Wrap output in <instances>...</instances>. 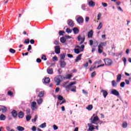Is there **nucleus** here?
<instances>
[{
    "label": "nucleus",
    "mask_w": 131,
    "mask_h": 131,
    "mask_svg": "<svg viewBox=\"0 0 131 131\" xmlns=\"http://www.w3.org/2000/svg\"><path fill=\"white\" fill-rule=\"evenodd\" d=\"M86 109L89 111H91V110L93 109V105L92 104L89 105L88 107H86Z\"/></svg>",
    "instance_id": "b1692460"
},
{
    "label": "nucleus",
    "mask_w": 131,
    "mask_h": 131,
    "mask_svg": "<svg viewBox=\"0 0 131 131\" xmlns=\"http://www.w3.org/2000/svg\"><path fill=\"white\" fill-rule=\"evenodd\" d=\"M12 117H13V118H17V115L9 116L8 117L9 120H11V119H12Z\"/></svg>",
    "instance_id": "2f4dec72"
},
{
    "label": "nucleus",
    "mask_w": 131,
    "mask_h": 131,
    "mask_svg": "<svg viewBox=\"0 0 131 131\" xmlns=\"http://www.w3.org/2000/svg\"><path fill=\"white\" fill-rule=\"evenodd\" d=\"M101 16H102V14H101V13H98L97 15V20H99L101 19Z\"/></svg>",
    "instance_id": "37998d69"
},
{
    "label": "nucleus",
    "mask_w": 131,
    "mask_h": 131,
    "mask_svg": "<svg viewBox=\"0 0 131 131\" xmlns=\"http://www.w3.org/2000/svg\"><path fill=\"white\" fill-rule=\"evenodd\" d=\"M89 45L90 46H93V45H94V41H93L92 40H90Z\"/></svg>",
    "instance_id": "09e8293b"
},
{
    "label": "nucleus",
    "mask_w": 131,
    "mask_h": 131,
    "mask_svg": "<svg viewBox=\"0 0 131 131\" xmlns=\"http://www.w3.org/2000/svg\"><path fill=\"white\" fill-rule=\"evenodd\" d=\"M36 119H37V116H35V118L32 120V121L33 122H35V121H36Z\"/></svg>",
    "instance_id": "603ef678"
},
{
    "label": "nucleus",
    "mask_w": 131,
    "mask_h": 131,
    "mask_svg": "<svg viewBox=\"0 0 131 131\" xmlns=\"http://www.w3.org/2000/svg\"><path fill=\"white\" fill-rule=\"evenodd\" d=\"M63 33H65L63 31H59V35H63Z\"/></svg>",
    "instance_id": "6e6d98bb"
},
{
    "label": "nucleus",
    "mask_w": 131,
    "mask_h": 131,
    "mask_svg": "<svg viewBox=\"0 0 131 131\" xmlns=\"http://www.w3.org/2000/svg\"><path fill=\"white\" fill-rule=\"evenodd\" d=\"M53 61H58V57L57 56H54L53 57Z\"/></svg>",
    "instance_id": "13d9d810"
},
{
    "label": "nucleus",
    "mask_w": 131,
    "mask_h": 131,
    "mask_svg": "<svg viewBox=\"0 0 131 131\" xmlns=\"http://www.w3.org/2000/svg\"><path fill=\"white\" fill-rule=\"evenodd\" d=\"M66 32H67V33H71V32H72V30L70 29V28H68L66 30Z\"/></svg>",
    "instance_id": "c9c22d12"
},
{
    "label": "nucleus",
    "mask_w": 131,
    "mask_h": 131,
    "mask_svg": "<svg viewBox=\"0 0 131 131\" xmlns=\"http://www.w3.org/2000/svg\"><path fill=\"white\" fill-rule=\"evenodd\" d=\"M60 41L62 42V43H64L66 42V38L64 37H62L60 38Z\"/></svg>",
    "instance_id": "393cba45"
},
{
    "label": "nucleus",
    "mask_w": 131,
    "mask_h": 131,
    "mask_svg": "<svg viewBox=\"0 0 131 131\" xmlns=\"http://www.w3.org/2000/svg\"><path fill=\"white\" fill-rule=\"evenodd\" d=\"M53 127L54 130H57V129H58V126H57L56 125H53Z\"/></svg>",
    "instance_id": "864d4df0"
},
{
    "label": "nucleus",
    "mask_w": 131,
    "mask_h": 131,
    "mask_svg": "<svg viewBox=\"0 0 131 131\" xmlns=\"http://www.w3.org/2000/svg\"><path fill=\"white\" fill-rule=\"evenodd\" d=\"M0 107H1V111L3 113L7 111V107H6V106H0Z\"/></svg>",
    "instance_id": "5701e85b"
},
{
    "label": "nucleus",
    "mask_w": 131,
    "mask_h": 131,
    "mask_svg": "<svg viewBox=\"0 0 131 131\" xmlns=\"http://www.w3.org/2000/svg\"><path fill=\"white\" fill-rule=\"evenodd\" d=\"M0 119H1V120H5V119H6V116L1 115L0 116Z\"/></svg>",
    "instance_id": "58836bf2"
},
{
    "label": "nucleus",
    "mask_w": 131,
    "mask_h": 131,
    "mask_svg": "<svg viewBox=\"0 0 131 131\" xmlns=\"http://www.w3.org/2000/svg\"><path fill=\"white\" fill-rule=\"evenodd\" d=\"M32 130H33V131H35V130H36V127H35V126H33L32 127Z\"/></svg>",
    "instance_id": "e2e57ef3"
},
{
    "label": "nucleus",
    "mask_w": 131,
    "mask_h": 131,
    "mask_svg": "<svg viewBox=\"0 0 131 131\" xmlns=\"http://www.w3.org/2000/svg\"><path fill=\"white\" fill-rule=\"evenodd\" d=\"M66 84H67V83L63 84V88H65L66 89H70L71 92H74V93L76 92V86H74V84H76V82L74 81L70 82L69 85L67 86H66Z\"/></svg>",
    "instance_id": "f257e3e1"
},
{
    "label": "nucleus",
    "mask_w": 131,
    "mask_h": 131,
    "mask_svg": "<svg viewBox=\"0 0 131 131\" xmlns=\"http://www.w3.org/2000/svg\"><path fill=\"white\" fill-rule=\"evenodd\" d=\"M98 53H99V54H101V53H103V50H102V48L98 47Z\"/></svg>",
    "instance_id": "c03bdc74"
},
{
    "label": "nucleus",
    "mask_w": 131,
    "mask_h": 131,
    "mask_svg": "<svg viewBox=\"0 0 131 131\" xmlns=\"http://www.w3.org/2000/svg\"><path fill=\"white\" fill-rule=\"evenodd\" d=\"M101 93H103V96L104 97V98H106L107 97V95H108V93H107V91L105 90H101Z\"/></svg>",
    "instance_id": "aec40b11"
},
{
    "label": "nucleus",
    "mask_w": 131,
    "mask_h": 131,
    "mask_svg": "<svg viewBox=\"0 0 131 131\" xmlns=\"http://www.w3.org/2000/svg\"><path fill=\"white\" fill-rule=\"evenodd\" d=\"M37 102L38 105H40V104L42 103V99L39 98V99L37 100Z\"/></svg>",
    "instance_id": "7c9ffc66"
},
{
    "label": "nucleus",
    "mask_w": 131,
    "mask_h": 131,
    "mask_svg": "<svg viewBox=\"0 0 131 131\" xmlns=\"http://www.w3.org/2000/svg\"><path fill=\"white\" fill-rule=\"evenodd\" d=\"M16 129H17V130H19V131H23L25 129L24 128V127H23L21 126H17L16 127Z\"/></svg>",
    "instance_id": "a211bd4d"
},
{
    "label": "nucleus",
    "mask_w": 131,
    "mask_h": 131,
    "mask_svg": "<svg viewBox=\"0 0 131 131\" xmlns=\"http://www.w3.org/2000/svg\"><path fill=\"white\" fill-rule=\"evenodd\" d=\"M60 66L61 68H64L65 66H66V62H65V61L64 60H60L59 61Z\"/></svg>",
    "instance_id": "9d476101"
},
{
    "label": "nucleus",
    "mask_w": 131,
    "mask_h": 131,
    "mask_svg": "<svg viewBox=\"0 0 131 131\" xmlns=\"http://www.w3.org/2000/svg\"><path fill=\"white\" fill-rule=\"evenodd\" d=\"M111 94H112V95H115V90H112L111 91Z\"/></svg>",
    "instance_id": "052dcab7"
},
{
    "label": "nucleus",
    "mask_w": 131,
    "mask_h": 131,
    "mask_svg": "<svg viewBox=\"0 0 131 131\" xmlns=\"http://www.w3.org/2000/svg\"><path fill=\"white\" fill-rule=\"evenodd\" d=\"M41 59L42 60H44L45 61H47V58H46V55H43L42 57H41Z\"/></svg>",
    "instance_id": "a18cd8bd"
},
{
    "label": "nucleus",
    "mask_w": 131,
    "mask_h": 131,
    "mask_svg": "<svg viewBox=\"0 0 131 131\" xmlns=\"http://www.w3.org/2000/svg\"><path fill=\"white\" fill-rule=\"evenodd\" d=\"M95 129V127H94V126L91 125L89 127V130H94Z\"/></svg>",
    "instance_id": "49530a36"
},
{
    "label": "nucleus",
    "mask_w": 131,
    "mask_h": 131,
    "mask_svg": "<svg viewBox=\"0 0 131 131\" xmlns=\"http://www.w3.org/2000/svg\"><path fill=\"white\" fill-rule=\"evenodd\" d=\"M102 5L103 7H104V8H106V7H107L108 6L107 3H102Z\"/></svg>",
    "instance_id": "5fc2aeb1"
},
{
    "label": "nucleus",
    "mask_w": 131,
    "mask_h": 131,
    "mask_svg": "<svg viewBox=\"0 0 131 131\" xmlns=\"http://www.w3.org/2000/svg\"><path fill=\"white\" fill-rule=\"evenodd\" d=\"M94 34V32H93V30H91L88 32V38H92L93 37V35Z\"/></svg>",
    "instance_id": "9b49d317"
},
{
    "label": "nucleus",
    "mask_w": 131,
    "mask_h": 131,
    "mask_svg": "<svg viewBox=\"0 0 131 131\" xmlns=\"http://www.w3.org/2000/svg\"><path fill=\"white\" fill-rule=\"evenodd\" d=\"M65 57H66V56L64 53L60 54V60H64L65 59Z\"/></svg>",
    "instance_id": "cd10ccee"
},
{
    "label": "nucleus",
    "mask_w": 131,
    "mask_h": 131,
    "mask_svg": "<svg viewBox=\"0 0 131 131\" xmlns=\"http://www.w3.org/2000/svg\"><path fill=\"white\" fill-rule=\"evenodd\" d=\"M67 56L69 57V58H73V55H72V54H68Z\"/></svg>",
    "instance_id": "680f3d73"
},
{
    "label": "nucleus",
    "mask_w": 131,
    "mask_h": 131,
    "mask_svg": "<svg viewBox=\"0 0 131 131\" xmlns=\"http://www.w3.org/2000/svg\"><path fill=\"white\" fill-rule=\"evenodd\" d=\"M122 127H123L124 128L127 127V123H126V122H124L123 123Z\"/></svg>",
    "instance_id": "473e14b6"
},
{
    "label": "nucleus",
    "mask_w": 131,
    "mask_h": 131,
    "mask_svg": "<svg viewBox=\"0 0 131 131\" xmlns=\"http://www.w3.org/2000/svg\"><path fill=\"white\" fill-rule=\"evenodd\" d=\"M81 56H82V54H79L75 59V62H78V61H80V60H81Z\"/></svg>",
    "instance_id": "6ab92c4d"
},
{
    "label": "nucleus",
    "mask_w": 131,
    "mask_h": 131,
    "mask_svg": "<svg viewBox=\"0 0 131 131\" xmlns=\"http://www.w3.org/2000/svg\"><path fill=\"white\" fill-rule=\"evenodd\" d=\"M61 78H62V77L60 75L55 78L54 81L57 83L56 85H60V83L61 82Z\"/></svg>",
    "instance_id": "20e7f679"
},
{
    "label": "nucleus",
    "mask_w": 131,
    "mask_h": 131,
    "mask_svg": "<svg viewBox=\"0 0 131 131\" xmlns=\"http://www.w3.org/2000/svg\"><path fill=\"white\" fill-rule=\"evenodd\" d=\"M93 47L94 48H96V47H98V42L96 41V42H95L94 43H93Z\"/></svg>",
    "instance_id": "8fccbe9b"
},
{
    "label": "nucleus",
    "mask_w": 131,
    "mask_h": 131,
    "mask_svg": "<svg viewBox=\"0 0 131 131\" xmlns=\"http://www.w3.org/2000/svg\"><path fill=\"white\" fill-rule=\"evenodd\" d=\"M115 96H117L118 99L116 100V103L118 104V105H120L121 103H122V98H121V96L119 94V92L117 91H115Z\"/></svg>",
    "instance_id": "f03ea898"
},
{
    "label": "nucleus",
    "mask_w": 131,
    "mask_h": 131,
    "mask_svg": "<svg viewBox=\"0 0 131 131\" xmlns=\"http://www.w3.org/2000/svg\"><path fill=\"white\" fill-rule=\"evenodd\" d=\"M9 52L10 53H11V54H15V53H16V50L12 49V48H10L9 49Z\"/></svg>",
    "instance_id": "e433bc0d"
},
{
    "label": "nucleus",
    "mask_w": 131,
    "mask_h": 131,
    "mask_svg": "<svg viewBox=\"0 0 131 131\" xmlns=\"http://www.w3.org/2000/svg\"><path fill=\"white\" fill-rule=\"evenodd\" d=\"M104 63L106 66H109L112 64V61L109 58L104 59Z\"/></svg>",
    "instance_id": "423d86ee"
},
{
    "label": "nucleus",
    "mask_w": 131,
    "mask_h": 131,
    "mask_svg": "<svg viewBox=\"0 0 131 131\" xmlns=\"http://www.w3.org/2000/svg\"><path fill=\"white\" fill-rule=\"evenodd\" d=\"M78 41H80L79 45H82V43H83V42H84V40H85V38L84 37V36H81L79 35L78 36Z\"/></svg>",
    "instance_id": "7ed1b4c3"
},
{
    "label": "nucleus",
    "mask_w": 131,
    "mask_h": 131,
    "mask_svg": "<svg viewBox=\"0 0 131 131\" xmlns=\"http://www.w3.org/2000/svg\"><path fill=\"white\" fill-rule=\"evenodd\" d=\"M36 62H37V63H40V62H41V59H40V58H37V59H36Z\"/></svg>",
    "instance_id": "69168bd1"
},
{
    "label": "nucleus",
    "mask_w": 131,
    "mask_h": 131,
    "mask_svg": "<svg viewBox=\"0 0 131 131\" xmlns=\"http://www.w3.org/2000/svg\"><path fill=\"white\" fill-rule=\"evenodd\" d=\"M76 48H77V49H79L80 52H83V50L84 49V45H81V47L77 45L76 46Z\"/></svg>",
    "instance_id": "f8f14e48"
},
{
    "label": "nucleus",
    "mask_w": 131,
    "mask_h": 131,
    "mask_svg": "<svg viewBox=\"0 0 131 131\" xmlns=\"http://www.w3.org/2000/svg\"><path fill=\"white\" fill-rule=\"evenodd\" d=\"M26 118L27 121H29V120H30V119H31V116H30V115H27V116L26 117Z\"/></svg>",
    "instance_id": "4c0bfd02"
},
{
    "label": "nucleus",
    "mask_w": 131,
    "mask_h": 131,
    "mask_svg": "<svg viewBox=\"0 0 131 131\" xmlns=\"http://www.w3.org/2000/svg\"><path fill=\"white\" fill-rule=\"evenodd\" d=\"M39 127L41 128H45V127H47V123L45 122L39 126Z\"/></svg>",
    "instance_id": "4be33fe9"
},
{
    "label": "nucleus",
    "mask_w": 131,
    "mask_h": 131,
    "mask_svg": "<svg viewBox=\"0 0 131 131\" xmlns=\"http://www.w3.org/2000/svg\"><path fill=\"white\" fill-rule=\"evenodd\" d=\"M122 61L124 62V65L125 66L126 64V58L125 57H123L122 59Z\"/></svg>",
    "instance_id": "ea45409f"
},
{
    "label": "nucleus",
    "mask_w": 131,
    "mask_h": 131,
    "mask_svg": "<svg viewBox=\"0 0 131 131\" xmlns=\"http://www.w3.org/2000/svg\"><path fill=\"white\" fill-rule=\"evenodd\" d=\"M83 66L84 67H88V66H89V62H86L85 64H83Z\"/></svg>",
    "instance_id": "0e129e2a"
},
{
    "label": "nucleus",
    "mask_w": 131,
    "mask_h": 131,
    "mask_svg": "<svg viewBox=\"0 0 131 131\" xmlns=\"http://www.w3.org/2000/svg\"><path fill=\"white\" fill-rule=\"evenodd\" d=\"M125 85V82H121V83H120L121 88H124Z\"/></svg>",
    "instance_id": "79ce46f5"
},
{
    "label": "nucleus",
    "mask_w": 131,
    "mask_h": 131,
    "mask_svg": "<svg viewBox=\"0 0 131 131\" xmlns=\"http://www.w3.org/2000/svg\"><path fill=\"white\" fill-rule=\"evenodd\" d=\"M31 106L32 110H36V109H37V106H36V102L35 101L32 102Z\"/></svg>",
    "instance_id": "1a4fd4ad"
},
{
    "label": "nucleus",
    "mask_w": 131,
    "mask_h": 131,
    "mask_svg": "<svg viewBox=\"0 0 131 131\" xmlns=\"http://www.w3.org/2000/svg\"><path fill=\"white\" fill-rule=\"evenodd\" d=\"M54 45H59V41L55 40L54 41Z\"/></svg>",
    "instance_id": "774afa93"
},
{
    "label": "nucleus",
    "mask_w": 131,
    "mask_h": 131,
    "mask_svg": "<svg viewBox=\"0 0 131 131\" xmlns=\"http://www.w3.org/2000/svg\"><path fill=\"white\" fill-rule=\"evenodd\" d=\"M57 99L59 100V101H63V100H65V99L63 98V96L61 95H59L57 97Z\"/></svg>",
    "instance_id": "f704fd0d"
},
{
    "label": "nucleus",
    "mask_w": 131,
    "mask_h": 131,
    "mask_svg": "<svg viewBox=\"0 0 131 131\" xmlns=\"http://www.w3.org/2000/svg\"><path fill=\"white\" fill-rule=\"evenodd\" d=\"M12 115H17V111L15 110H13L11 112Z\"/></svg>",
    "instance_id": "a19ab883"
},
{
    "label": "nucleus",
    "mask_w": 131,
    "mask_h": 131,
    "mask_svg": "<svg viewBox=\"0 0 131 131\" xmlns=\"http://www.w3.org/2000/svg\"><path fill=\"white\" fill-rule=\"evenodd\" d=\"M26 112H27V115H29V114H30V110L28 108L27 109Z\"/></svg>",
    "instance_id": "4d7b16f0"
},
{
    "label": "nucleus",
    "mask_w": 131,
    "mask_h": 131,
    "mask_svg": "<svg viewBox=\"0 0 131 131\" xmlns=\"http://www.w3.org/2000/svg\"><path fill=\"white\" fill-rule=\"evenodd\" d=\"M73 31L74 32V33L75 34H77V33H79V30L78 29V28L75 27V28H74L73 29Z\"/></svg>",
    "instance_id": "2eb2a0df"
},
{
    "label": "nucleus",
    "mask_w": 131,
    "mask_h": 131,
    "mask_svg": "<svg viewBox=\"0 0 131 131\" xmlns=\"http://www.w3.org/2000/svg\"><path fill=\"white\" fill-rule=\"evenodd\" d=\"M102 27H103V24L102 23H100L97 29H98V30H100V29H101Z\"/></svg>",
    "instance_id": "bb28decb"
},
{
    "label": "nucleus",
    "mask_w": 131,
    "mask_h": 131,
    "mask_svg": "<svg viewBox=\"0 0 131 131\" xmlns=\"http://www.w3.org/2000/svg\"><path fill=\"white\" fill-rule=\"evenodd\" d=\"M90 120L92 123H95L96 121H98V120H99V118L97 116L93 115L90 119Z\"/></svg>",
    "instance_id": "39448f33"
},
{
    "label": "nucleus",
    "mask_w": 131,
    "mask_h": 131,
    "mask_svg": "<svg viewBox=\"0 0 131 131\" xmlns=\"http://www.w3.org/2000/svg\"><path fill=\"white\" fill-rule=\"evenodd\" d=\"M55 52L56 54H60V47L56 46L55 47Z\"/></svg>",
    "instance_id": "4468645a"
},
{
    "label": "nucleus",
    "mask_w": 131,
    "mask_h": 131,
    "mask_svg": "<svg viewBox=\"0 0 131 131\" xmlns=\"http://www.w3.org/2000/svg\"><path fill=\"white\" fill-rule=\"evenodd\" d=\"M121 80V74H119L117 76V82H120Z\"/></svg>",
    "instance_id": "412c9836"
},
{
    "label": "nucleus",
    "mask_w": 131,
    "mask_h": 131,
    "mask_svg": "<svg viewBox=\"0 0 131 131\" xmlns=\"http://www.w3.org/2000/svg\"><path fill=\"white\" fill-rule=\"evenodd\" d=\"M95 5H96V3L94 2L93 1H91L89 2V7H92V8H94Z\"/></svg>",
    "instance_id": "ddd939ff"
},
{
    "label": "nucleus",
    "mask_w": 131,
    "mask_h": 131,
    "mask_svg": "<svg viewBox=\"0 0 131 131\" xmlns=\"http://www.w3.org/2000/svg\"><path fill=\"white\" fill-rule=\"evenodd\" d=\"M96 72H93L92 74H91V77H95V76H96Z\"/></svg>",
    "instance_id": "de8ad7c7"
},
{
    "label": "nucleus",
    "mask_w": 131,
    "mask_h": 131,
    "mask_svg": "<svg viewBox=\"0 0 131 131\" xmlns=\"http://www.w3.org/2000/svg\"><path fill=\"white\" fill-rule=\"evenodd\" d=\"M64 103H66V100L65 99H63L61 102H57V105H62V104H64Z\"/></svg>",
    "instance_id": "c85d7f7f"
},
{
    "label": "nucleus",
    "mask_w": 131,
    "mask_h": 131,
    "mask_svg": "<svg viewBox=\"0 0 131 131\" xmlns=\"http://www.w3.org/2000/svg\"><path fill=\"white\" fill-rule=\"evenodd\" d=\"M47 73L48 74H53L54 73V71H53V69L49 68L47 69Z\"/></svg>",
    "instance_id": "f3484780"
},
{
    "label": "nucleus",
    "mask_w": 131,
    "mask_h": 131,
    "mask_svg": "<svg viewBox=\"0 0 131 131\" xmlns=\"http://www.w3.org/2000/svg\"><path fill=\"white\" fill-rule=\"evenodd\" d=\"M74 52L75 53V54H79V53H80V50L78 49H74Z\"/></svg>",
    "instance_id": "c756f323"
},
{
    "label": "nucleus",
    "mask_w": 131,
    "mask_h": 131,
    "mask_svg": "<svg viewBox=\"0 0 131 131\" xmlns=\"http://www.w3.org/2000/svg\"><path fill=\"white\" fill-rule=\"evenodd\" d=\"M77 22L78 24H82L83 23V18H82V16L78 17L77 19Z\"/></svg>",
    "instance_id": "6e6552de"
},
{
    "label": "nucleus",
    "mask_w": 131,
    "mask_h": 131,
    "mask_svg": "<svg viewBox=\"0 0 131 131\" xmlns=\"http://www.w3.org/2000/svg\"><path fill=\"white\" fill-rule=\"evenodd\" d=\"M25 43H29V39H26L24 41Z\"/></svg>",
    "instance_id": "338daca9"
},
{
    "label": "nucleus",
    "mask_w": 131,
    "mask_h": 131,
    "mask_svg": "<svg viewBox=\"0 0 131 131\" xmlns=\"http://www.w3.org/2000/svg\"><path fill=\"white\" fill-rule=\"evenodd\" d=\"M50 78H46L44 80V82L45 83H50Z\"/></svg>",
    "instance_id": "a878e982"
},
{
    "label": "nucleus",
    "mask_w": 131,
    "mask_h": 131,
    "mask_svg": "<svg viewBox=\"0 0 131 131\" xmlns=\"http://www.w3.org/2000/svg\"><path fill=\"white\" fill-rule=\"evenodd\" d=\"M68 25L70 26V27H74V23L73 22V20L72 19H69L67 21Z\"/></svg>",
    "instance_id": "0eeeda50"
},
{
    "label": "nucleus",
    "mask_w": 131,
    "mask_h": 131,
    "mask_svg": "<svg viewBox=\"0 0 131 131\" xmlns=\"http://www.w3.org/2000/svg\"><path fill=\"white\" fill-rule=\"evenodd\" d=\"M106 45H107V43L106 42H101L98 46V48H101L102 49H103V47H105Z\"/></svg>",
    "instance_id": "dca6fc26"
},
{
    "label": "nucleus",
    "mask_w": 131,
    "mask_h": 131,
    "mask_svg": "<svg viewBox=\"0 0 131 131\" xmlns=\"http://www.w3.org/2000/svg\"><path fill=\"white\" fill-rule=\"evenodd\" d=\"M44 95H45V92L43 91H41L39 93L38 95V97H39L40 98L41 97H43Z\"/></svg>",
    "instance_id": "72a5a7b5"
},
{
    "label": "nucleus",
    "mask_w": 131,
    "mask_h": 131,
    "mask_svg": "<svg viewBox=\"0 0 131 131\" xmlns=\"http://www.w3.org/2000/svg\"><path fill=\"white\" fill-rule=\"evenodd\" d=\"M8 95L9 96H10L11 97H12L13 96V92H12L11 91H8Z\"/></svg>",
    "instance_id": "3c124183"
},
{
    "label": "nucleus",
    "mask_w": 131,
    "mask_h": 131,
    "mask_svg": "<svg viewBox=\"0 0 131 131\" xmlns=\"http://www.w3.org/2000/svg\"><path fill=\"white\" fill-rule=\"evenodd\" d=\"M90 20V17L89 16H86L85 19V22H88Z\"/></svg>",
    "instance_id": "bf43d9fd"
}]
</instances>
